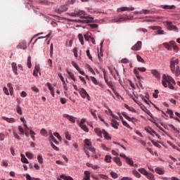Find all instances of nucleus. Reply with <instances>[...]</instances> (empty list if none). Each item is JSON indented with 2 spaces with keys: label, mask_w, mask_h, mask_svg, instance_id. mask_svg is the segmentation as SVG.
I'll list each match as a JSON object with an SVG mask.
<instances>
[{
  "label": "nucleus",
  "mask_w": 180,
  "mask_h": 180,
  "mask_svg": "<svg viewBox=\"0 0 180 180\" xmlns=\"http://www.w3.org/2000/svg\"><path fill=\"white\" fill-rule=\"evenodd\" d=\"M162 85L163 86H165V88H169V89H174V85H176V82H175V80L174 79V78H172V77L167 75L164 74L162 75ZM172 84L174 85H172Z\"/></svg>",
  "instance_id": "1"
},
{
  "label": "nucleus",
  "mask_w": 180,
  "mask_h": 180,
  "mask_svg": "<svg viewBox=\"0 0 180 180\" xmlns=\"http://www.w3.org/2000/svg\"><path fill=\"white\" fill-rule=\"evenodd\" d=\"M78 18L80 19H86V20H78V23H91L94 20V18L89 16L85 11H77Z\"/></svg>",
  "instance_id": "2"
},
{
  "label": "nucleus",
  "mask_w": 180,
  "mask_h": 180,
  "mask_svg": "<svg viewBox=\"0 0 180 180\" xmlns=\"http://www.w3.org/2000/svg\"><path fill=\"white\" fill-rule=\"evenodd\" d=\"M139 71H140L141 72H146V71H147V69L144 67H143V68H135L134 69V73L135 74L137 79H140V78H141V77L140 76V72Z\"/></svg>",
  "instance_id": "3"
},
{
  "label": "nucleus",
  "mask_w": 180,
  "mask_h": 180,
  "mask_svg": "<svg viewBox=\"0 0 180 180\" xmlns=\"http://www.w3.org/2000/svg\"><path fill=\"white\" fill-rule=\"evenodd\" d=\"M79 94H80L82 98H83V99H85V98H86L88 101H91V96H89V94H88V92H86V90H85V89H80L79 90Z\"/></svg>",
  "instance_id": "4"
},
{
  "label": "nucleus",
  "mask_w": 180,
  "mask_h": 180,
  "mask_svg": "<svg viewBox=\"0 0 180 180\" xmlns=\"http://www.w3.org/2000/svg\"><path fill=\"white\" fill-rule=\"evenodd\" d=\"M178 64H179V59L170 60V70L173 74H175V65H178Z\"/></svg>",
  "instance_id": "5"
},
{
  "label": "nucleus",
  "mask_w": 180,
  "mask_h": 180,
  "mask_svg": "<svg viewBox=\"0 0 180 180\" xmlns=\"http://www.w3.org/2000/svg\"><path fill=\"white\" fill-rule=\"evenodd\" d=\"M131 17L129 15H120L119 18L115 19V22H126V20H130Z\"/></svg>",
  "instance_id": "6"
},
{
  "label": "nucleus",
  "mask_w": 180,
  "mask_h": 180,
  "mask_svg": "<svg viewBox=\"0 0 180 180\" xmlns=\"http://www.w3.org/2000/svg\"><path fill=\"white\" fill-rule=\"evenodd\" d=\"M167 27L168 30H174V32H178V27L174 25L172 22H166Z\"/></svg>",
  "instance_id": "7"
},
{
  "label": "nucleus",
  "mask_w": 180,
  "mask_h": 180,
  "mask_svg": "<svg viewBox=\"0 0 180 180\" xmlns=\"http://www.w3.org/2000/svg\"><path fill=\"white\" fill-rule=\"evenodd\" d=\"M141 41H138L137 43L131 48V50H133L134 51H139V50H141Z\"/></svg>",
  "instance_id": "8"
},
{
  "label": "nucleus",
  "mask_w": 180,
  "mask_h": 180,
  "mask_svg": "<svg viewBox=\"0 0 180 180\" xmlns=\"http://www.w3.org/2000/svg\"><path fill=\"white\" fill-rule=\"evenodd\" d=\"M103 75H104V79H105V83L115 92V89H113V84H112V81H109V79H108L106 77V72H105V71L103 72Z\"/></svg>",
  "instance_id": "9"
},
{
  "label": "nucleus",
  "mask_w": 180,
  "mask_h": 180,
  "mask_svg": "<svg viewBox=\"0 0 180 180\" xmlns=\"http://www.w3.org/2000/svg\"><path fill=\"white\" fill-rule=\"evenodd\" d=\"M16 48L19 49L26 50L27 49V44H26V41H22L19 43V44L16 46Z\"/></svg>",
  "instance_id": "10"
},
{
  "label": "nucleus",
  "mask_w": 180,
  "mask_h": 180,
  "mask_svg": "<svg viewBox=\"0 0 180 180\" xmlns=\"http://www.w3.org/2000/svg\"><path fill=\"white\" fill-rule=\"evenodd\" d=\"M84 143L86 146H88L89 150L91 151L92 153H95V148H92L91 146H92V143H91V141L89 139H85L84 140Z\"/></svg>",
  "instance_id": "11"
},
{
  "label": "nucleus",
  "mask_w": 180,
  "mask_h": 180,
  "mask_svg": "<svg viewBox=\"0 0 180 180\" xmlns=\"http://www.w3.org/2000/svg\"><path fill=\"white\" fill-rule=\"evenodd\" d=\"M151 74H153V77L156 78L157 79H161V76L160 75V72L158 71L157 70H151Z\"/></svg>",
  "instance_id": "12"
},
{
  "label": "nucleus",
  "mask_w": 180,
  "mask_h": 180,
  "mask_svg": "<svg viewBox=\"0 0 180 180\" xmlns=\"http://www.w3.org/2000/svg\"><path fill=\"white\" fill-rule=\"evenodd\" d=\"M63 116L65 119L70 120V122H71L72 123H75V118L74 117V116L70 115L68 114H63Z\"/></svg>",
  "instance_id": "13"
},
{
  "label": "nucleus",
  "mask_w": 180,
  "mask_h": 180,
  "mask_svg": "<svg viewBox=\"0 0 180 180\" xmlns=\"http://www.w3.org/2000/svg\"><path fill=\"white\" fill-rule=\"evenodd\" d=\"M126 11H134V7H121L120 8L117 9V12H124Z\"/></svg>",
  "instance_id": "14"
},
{
  "label": "nucleus",
  "mask_w": 180,
  "mask_h": 180,
  "mask_svg": "<svg viewBox=\"0 0 180 180\" xmlns=\"http://www.w3.org/2000/svg\"><path fill=\"white\" fill-rule=\"evenodd\" d=\"M111 126L114 129H119V122H117V121L116 120H115V118H114L111 120Z\"/></svg>",
  "instance_id": "15"
},
{
  "label": "nucleus",
  "mask_w": 180,
  "mask_h": 180,
  "mask_svg": "<svg viewBox=\"0 0 180 180\" xmlns=\"http://www.w3.org/2000/svg\"><path fill=\"white\" fill-rule=\"evenodd\" d=\"M105 113H107V115H110V116H112L113 119L119 120V117L115 115V114H113V112H112V110L110 109L106 110Z\"/></svg>",
  "instance_id": "16"
},
{
  "label": "nucleus",
  "mask_w": 180,
  "mask_h": 180,
  "mask_svg": "<svg viewBox=\"0 0 180 180\" xmlns=\"http://www.w3.org/2000/svg\"><path fill=\"white\" fill-rule=\"evenodd\" d=\"M95 133L98 136V137H103L102 134H103V129H101V128H96L94 129Z\"/></svg>",
  "instance_id": "17"
},
{
  "label": "nucleus",
  "mask_w": 180,
  "mask_h": 180,
  "mask_svg": "<svg viewBox=\"0 0 180 180\" xmlns=\"http://www.w3.org/2000/svg\"><path fill=\"white\" fill-rule=\"evenodd\" d=\"M11 67L15 75H18V65L15 62L12 63Z\"/></svg>",
  "instance_id": "18"
},
{
  "label": "nucleus",
  "mask_w": 180,
  "mask_h": 180,
  "mask_svg": "<svg viewBox=\"0 0 180 180\" xmlns=\"http://www.w3.org/2000/svg\"><path fill=\"white\" fill-rule=\"evenodd\" d=\"M1 119H3V120H6V122H8V123H15V122H16L15 118H8L5 116H3Z\"/></svg>",
  "instance_id": "19"
},
{
  "label": "nucleus",
  "mask_w": 180,
  "mask_h": 180,
  "mask_svg": "<svg viewBox=\"0 0 180 180\" xmlns=\"http://www.w3.org/2000/svg\"><path fill=\"white\" fill-rule=\"evenodd\" d=\"M169 44H171L174 51L178 53L179 49H178V46H176V43L174 41H172L169 42Z\"/></svg>",
  "instance_id": "20"
},
{
  "label": "nucleus",
  "mask_w": 180,
  "mask_h": 180,
  "mask_svg": "<svg viewBox=\"0 0 180 180\" xmlns=\"http://www.w3.org/2000/svg\"><path fill=\"white\" fill-rule=\"evenodd\" d=\"M68 9V8H67V6H61L60 8L57 9L56 12H58V13H63V12L67 11Z\"/></svg>",
  "instance_id": "21"
},
{
  "label": "nucleus",
  "mask_w": 180,
  "mask_h": 180,
  "mask_svg": "<svg viewBox=\"0 0 180 180\" xmlns=\"http://www.w3.org/2000/svg\"><path fill=\"white\" fill-rule=\"evenodd\" d=\"M90 79L91 81H92L93 84H94V85H99V86H102V84L99 82H98V80L96 79V78H95V77H90Z\"/></svg>",
  "instance_id": "22"
},
{
  "label": "nucleus",
  "mask_w": 180,
  "mask_h": 180,
  "mask_svg": "<svg viewBox=\"0 0 180 180\" xmlns=\"http://www.w3.org/2000/svg\"><path fill=\"white\" fill-rule=\"evenodd\" d=\"M138 171H139V172H140L141 174H142V175H144L145 176L148 175V172H147V170L144 168H140L138 169Z\"/></svg>",
  "instance_id": "23"
},
{
  "label": "nucleus",
  "mask_w": 180,
  "mask_h": 180,
  "mask_svg": "<svg viewBox=\"0 0 180 180\" xmlns=\"http://www.w3.org/2000/svg\"><path fill=\"white\" fill-rule=\"evenodd\" d=\"M85 177L83 179V180H91V172L89 171L84 172Z\"/></svg>",
  "instance_id": "24"
},
{
  "label": "nucleus",
  "mask_w": 180,
  "mask_h": 180,
  "mask_svg": "<svg viewBox=\"0 0 180 180\" xmlns=\"http://www.w3.org/2000/svg\"><path fill=\"white\" fill-rule=\"evenodd\" d=\"M163 46L165 48L167 49V50H168L169 51H172V45H171V44H168V43H164Z\"/></svg>",
  "instance_id": "25"
},
{
  "label": "nucleus",
  "mask_w": 180,
  "mask_h": 180,
  "mask_svg": "<svg viewBox=\"0 0 180 180\" xmlns=\"http://www.w3.org/2000/svg\"><path fill=\"white\" fill-rule=\"evenodd\" d=\"M122 116H124V117H125V119H127V120H129V122H133V120H134V117L131 118L129 115H127L126 112H122Z\"/></svg>",
  "instance_id": "26"
},
{
  "label": "nucleus",
  "mask_w": 180,
  "mask_h": 180,
  "mask_svg": "<svg viewBox=\"0 0 180 180\" xmlns=\"http://www.w3.org/2000/svg\"><path fill=\"white\" fill-rule=\"evenodd\" d=\"M103 134L104 136V139H105V140H110V139H112L110 137V136H109V134L106 132V131L105 129H103Z\"/></svg>",
  "instance_id": "27"
},
{
  "label": "nucleus",
  "mask_w": 180,
  "mask_h": 180,
  "mask_svg": "<svg viewBox=\"0 0 180 180\" xmlns=\"http://www.w3.org/2000/svg\"><path fill=\"white\" fill-rule=\"evenodd\" d=\"M21 161L24 164H29V160H27V158H26V156L23 154H21Z\"/></svg>",
  "instance_id": "28"
},
{
  "label": "nucleus",
  "mask_w": 180,
  "mask_h": 180,
  "mask_svg": "<svg viewBox=\"0 0 180 180\" xmlns=\"http://www.w3.org/2000/svg\"><path fill=\"white\" fill-rule=\"evenodd\" d=\"M125 161L129 164V165L134 167V162L133 161V160H131V158H128Z\"/></svg>",
  "instance_id": "29"
},
{
  "label": "nucleus",
  "mask_w": 180,
  "mask_h": 180,
  "mask_svg": "<svg viewBox=\"0 0 180 180\" xmlns=\"http://www.w3.org/2000/svg\"><path fill=\"white\" fill-rule=\"evenodd\" d=\"M113 160L115 162V163L119 165L120 167H122V161H120V158H114Z\"/></svg>",
  "instance_id": "30"
},
{
  "label": "nucleus",
  "mask_w": 180,
  "mask_h": 180,
  "mask_svg": "<svg viewBox=\"0 0 180 180\" xmlns=\"http://www.w3.org/2000/svg\"><path fill=\"white\" fill-rule=\"evenodd\" d=\"M60 178H61V179H64V180H74V179H72V177L67 176H65L64 174H61L60 176Z\"/></svg>",
  "instance_id": "31"
},
{
  "label": "nucleus",
  "mask_w": 180,
  "mask_h": 180,
  "mask_svg": "<svg viewBox=\"0 0 180 180\" xmlns=\"http://www.w3.org/2000/svg\"><path fill=\"white\" fill-rule=\"evenodd\" d=\"M146 178L149 180H155V178L154 177V174L153 173H148L146 175Z\"/></svg>",
  "instance_id": "32"
},
{
  "label": "nucleus",
  "mask_w": 180,
  "mask_h": 180,
  "mask_svg": "<svg viewBox=\"0 0 180 180\" xmlns=\"http://www.w3.org/2000/svg\"><path fill=\"white\" fill-rule=\"evenodd\" d=\"M104 161L105 162H112V157L110 155H106L105 156Z\"/></svg>",
  "instance_id": "33"
},
{
  "label": "nucleus",
  "mask_w": 180,
  "mask_h": 180,
  "mask_svg": "<svg viewBox=\"0 0 180 180\" xmlns=\"http://www.w3.org/2000/svg\"><path fill=\"white\" fill-rule=\"evenodd\" d=\"M132 174L134 175V176H136V178H141V174H140L137 170H133Z\"/></svg>",
  "instance_id": "34"
},
{
  "label": "nucleus",
  "mask_w": 180,
  "mask_h": 180,
  "mask_svg": "<svg viewBox=\"0 0 180 180\" xmlns=\"http://www.w3.org/2000/svg\"><path fill=\"white\" fill-rule=\"evenodd\" d=\"M78 39H79L82 46H84V36H82V34H78Z\"/></svg>",
  "instance_id": "35"
},
{
  "label": "nucleus",
  "mask_w": 180,
  "mask_h": 180,
  "mask_svg": "<svg viewBox=\"0 0 180 180\" xmlns=\"http://www.w3.org/2000/svg\"><path fill=\"white\" fill-rule=\"evenodd\" d=\"M156 174H158L159 175H164V170L160 169V168H156L155 169Z\"/></svg>",
  "instance_id": "36"
},
{
  "label": "nucleus",
  "mask_w": 180,
  "mask_h": 180,
  "mask_svg": "<svg viewBox=\"0 0 180 180\" xmlns=\"http://www.w3.org/2000/svg\"><path fill=\"white\" fill-rule=\"evenodd\" d=\"M30 134L31 138L32 139L33 141H36V138L34 137V136H36V132L33 131V130H30Z\"/></svg>",
  "instance_id": "37"
},
{
  "label": "nucleus",
  "mask_w": 180,
  "mask_h": 180,
  "mask_svg": "<svg viewBox=\"0 0 180 180\" xmlns=\"http://www.w3.org/2000/svg\"><path fill=\"white\" fill-rule=\"evenodd\" d=\"M79 127H81V129H82V130L86 131V133H88V131H89V129H88V127H86V125H85V124L79 125Z\"/></svg>",
  "instance_id": "38"
},
{
  "label": "nucleus",
  "mask_w": 180,
  "mask_h": 180,
  "mask_svg": "<svg viewBox=\"0 0 180 180\" xmlns=\"http://www.w3.org/2000/svg\"><path fill=\"white\" fill-rule=\"evenodd\" d=\"M136 58L139 63H142L143 64H144V63H146V60H144V59H143V58H141V56L140 55H137Z\"/></svg>",
  "instance_id": "39"
},
{
  "label": "nucleus",
  "mask_w": 180,
  "mask_h": 180,
  "mask_svg": "<svg viewBox=\"0 0 180 180\" xmlns=\"http://www.w3.org/2000/svg\"><path fill=\"white\" fill-rule=\"evenodd\" d=\"M163 9H175V6H168V5H165L163 6Z\"/></svg>",
  "instance_id": "40"
},
{
  "label": "nucleus",
  "mask_w": 180,
  "mask_h": 180,
  "mask_svg": "<svg viewBox=\"0 0 180 180\" xmlns=\"http://www.w3.org/2000/svg\"><path fill=\"white\" fill-rule=\"evenodd\" d=\"M143 13H144V15H150V13H153V10H142Z\"/></svg>",
  "instance_id": "41"
},
{
  "label": "nucleus",
  "mask_w": 180,
  "mask_h": 180,
  "mask_svg": "<svg viewBox=\"0 0 180 180\" xmlns=\"http://www.w3.org/2000/svg\"><path fill=\"white\" fill-rule=\"evenodd\" d=\"M50 139L52 140V141H53V143H55V144H58V141H57V139H56L54 136H53V134H50Z\"/></svg>",
  "instance_id": "42"
},
{
  "label": "nucleus",
  "mask_w": 180,
  "mask_h": 180,
  "mask_svg": "<svg viewBox=\"0 0 180 180\" xmlns=\"http://www.w3.org/2000/svg\"><path fill=\"white\" fill-rule=\"evenodd\" d=\"M174 73L176 74V77H179L180 76L179 66H176Z\"/></svg>",
  "instance_id": "43"
},
{
  "label": "nucleus",
  "mask_w": 180,
  "mask_h": 180,
  "mask_svg": "<svg viewBox=\"0 0 180 180\" xmlns=\"http://www.w3.org/2000/svg\"><path fill=\"white\" fill-rule=\"evenodd\" d=\"M69 16H72L73 18H78V11L70 13Z\"/></svg>",
  "instance_id": "44"
},
{
  "label": "nucleus",
  "mask_w": 180,
  "mask_h": 180,
  "mask_svg": "<svg viewBox=\"0 0 180 180\" xmlns=\"http://www.w3.org/2000/svg\"><path fill=\"white\" fill-rule=\"evenodd\" d=\"M125 108L126 109H128V110H129L130 112H134V113H136V110L134 109L133 107H130L125 104Z\"/></svg>",
  "instance_id": "45"
},
{
  "label": "nucleus",
  "mask_w": 180,
  "mask_h": 180,
  "mask_svg": "<svg viewBox=\"0 0 180 180\" xmlns=\"http://www.w3.org/2000/svg\"><path fill=\"white\" fill-rule=\"evenodd\" d=\"M167 113L170 115L171 119H174V112L172 110H167Z\"/></svg>",
  "instance_id": "46"
},
{
  "label": "nucleus",
  "mask_w": 180,
  "mask_h": 180,
  "mask_svg": "<svg viewBox=\"0 0 180 180\" xmlns=\"http://www.w3.org/2000/svg\"><path fill=\"white\" fill-rule=\"evenodd\" d=\"M122 124L123 126H125V127H127V129H130L131 130L133 129V128H131V127L129 126V124L127 123V122L126 121H122Z\"/></svg>",
  "instance_id": "47"
},
{
  "label": "nucleus",
  "mask_w": 180,
  "mask_h": 180,
  "mask_svg": "<svg viewBox=\"0 0 180 180\" xmlns=\"http://www.w3.org/2000/svg\"><path fill=\"white\" fill-rule=\"evenodd\" d=\"M68 74L70 77L71 79H72V81H76L75 76L73 75L72 72L68 71Z\"/></svg>",
  "instance_id": "48"
},
{
  "label": "nucleus",
  "mask_w": 180,
  "mask_h": 180,
  "mask_svg": "<svg viewBox=\"0 0 180 180\" xmlns=\"http://www.w3.org/2000/svg\"><path fill=\"white\" fill-rule=\"evenodd\" d=\"M72 65H73V67H75V68H76L77 71H79L80 68L79 66H78V64H77V63L72 61Z\"/></svg>",
  "instance_id": "49"
},
{
  "label": "nucleus",
  "mask_w": 180,
  "mask_h": 180,
  "mask_svg": "<svg viewBox=\"0 0 180 180\" xmlns=\"http://www.w3.org/2000/svg\"><path fill=\"white\" fill-rule=\"evenodd\" d=\"M27 67L28 68H32V60L30 56H29L27 58Z\"/></svg>",
  "instance_id": "50"
},
{
  "label": "nucleus",
  "mask_w": 180,
  "mask_h": 180,
  "mask_svg": "<svg viewBox=\"0 0 180 180\" xmlns=\"http://www.w3.org/2000/svg\"><path fill=\"white\" fill-rule=\"evenodd\" d=\"M37 160L39 164H43V156H41V155H38Z\"/></svg>",
  "instance_id": "51"
},
{
  "label": "nucleus",
  "mask_w": 180,
  "mask_h": 180,
  "mask_svg": "<svg viewBox=\"0 0 180 180\" xmlns=\"http://www.w3.org/2000/svg\"><path fill=\"white\" fill-rule=\"evenodd\" d=\"M40 134L45 137H47V131L44 129H41Z\"/></svg>",
  "instance_id": "52"
},
{
  "label": "nucleus",
  "mask_w": 180,
  "mask_h": 180,
  "mask_svg": "<svg viewBox=\"0 0 180 180\" xmlns=\"http://www.w3.org/2000/svg\"><path fill=\"white\" fill-rule=\"evenodd\" d=\"M26 157H27L30 160H32L33 158V154L30 152H26L25 153Z\"/></svg>",
  "instance_id": "53"
},
{
  "label": "nucleus",
  "mask_w": 180,
  "mask_h": 180,
  "mask_svg": "<svg viewBox=\"0 0 180 180\" xmlns=\"http://www.w3.org/2000/svg\"><path fill=\"white\" fill-rule=\"evenodd\" d=\"M95 112H96V110H90V113H91L94 119H97L98 117L96 116V113H95Z\"/></svg>",
  "instance_id": "54"
},
{
  "label": "nucleus",
  "mask_w": 180,
  "mask_h": 180,
  "mask_svg": "<svg viewBox=\"0 0 180 180\" xmlns=\"http://www.w3.org/2000/svg\"><path fill=\"white\" fill-rule=\"evenodd\" d=\"M13 134L15 139H16V140H20V136H19V135L18 134V133H16V131H14L13 132Z\"/></svg>",
  "instance_id": "55"
},
{
  "label": "nucleus",
  "mask_w": 180,
  "mask_h": 180,
  "mask_svg": "<svg viewBox=\"0 0 180 180\" xmlns=\"http://www.w3.org/2000/svg\"><path fill=\"white\" fill-rule=\"evenodd\" d=\"M18 130L20 134H25V129H23V127H22V126L18 127Z\"/></svg>",
  "instance_id": "56"
},
{
  "label": "nucleus",
  "mask_w": 180,
  "mask_h": 180,
  "mask_svg": "<svg viewBox=\"0 0 180 180\" xmlns=\"http://www.w3.org/2000/svg\"><path fill=\"white\" fill-rule=\"evenodd\" d=\"M169 127H171V129H172V130L176 131V133H179V130L178 129H176V127H174V125L169 124Z\"/></svg>",
  "instance_id": "57"
},
{
  "label": "nucleus",
  "mask_w": 180,
  "mask_h": 180,
  "mask_svg": "<svg viewBox=\"0 0 180 180\" xmlns=\"http://www.w3.org/2000/svg\"><path fill=\"white\" fill-rule=\"evenodd\" d=\"M84 39L86 41H89V39H91V37L87 34H85L84 35Z\"/></svg>",
  "instance_id": "58"
},
{
  "label": "nucleus",
  "mask_w": 180,
  "mask_h": 180,
  "mask_svg": "<svg viewBox=\"0 0 180 180\" xmlns=\"http://www.w3.org/2000/svg\"><path fill=\"white\" fill-rule=\"evenodd\" d=\"M110 175H111L112 178H113V179H116L117 178V174H116L113 172H110Z\"/></svg>",
  "instance_id": "59"
},
{
  "label": "nucleus",
  "mask_w": 180,
  "mask_h": 180,
  "mask_svg": "<svg viewBox=\"0 0 180 180\" xmlns=\"http://www.w3.org/2000/svg\"><path fill=\"white\" fill-rule=\"evenodd\" d=\"M46 86H48L49 91H54V89L53 88V86L50 83H46Z\"/></svg>",
  "instance_id": "60"
},
{
  "label": "nucleus",
  "mask_w": 180,
  "mask_h": 180,
  "mask_svg": "<svg viewBox=\"0 0 180 180\" xmlns=\"http://www.w3.org/2000/svg\"><path fill=\"white\" fill-rule=\"evenodd\" d=\"M17 113H18V115H22V108H20V106H18V108H17Z\"/></svg>",
  "instance_id": "61"
},
{
  "label": "nucleus",
  "mask_w": 180,
  "mask_h": 180,
  "mask_svg": "<svg viewBox=\"0 0 180 180\" xmlns=\"http://www.w3.org/2000/svg\"><path fill=\"white\" fill-rule=\"evenodd\" d=\"M151 29H152V30H158V31L159 29H162V28L160 26H153V27H151Z\"/></svg>",
  "instance_id": "62"
},
{
  "label": "nucleus",
  "mask_w": 180,
  "mask_h": 180,
  "mask_svg": "<svg viewBox=\"0 0 180 180\" xmlns=\"http://www.w3.org/2000/svg\"><path fill=\"white\" fill-rule=\"evenodd\" d=\"M25 178H26L27 180H33V179H32V176H30L29 174H26L25 175Z\"/></svg>",
  "instance_id": "63"
},
{
  "label": "nucleus",
  "mask_w": 180,
  "mask_h": 180,
  "mask_svg": "<svg viewBox=\"0 0 180 180\" xmlns=\"http://www.w3.org/2000/svg\"><path fill=\"white\" fill-rule=\"evenodd\" d=\"M157 34H164V30H162V29L158 30Z\"/></svg>",
  "instance_id": "64"
}]
</instances>
